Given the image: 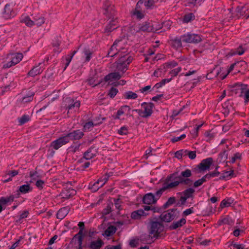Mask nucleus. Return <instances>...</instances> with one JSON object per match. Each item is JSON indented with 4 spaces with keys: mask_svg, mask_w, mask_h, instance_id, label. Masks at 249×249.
Here are the masks:
<instances>
[{
    "mask_svg": "<svg viewBox=\"0 0 249 249\" xmlns=\"http://www.w3.org/2000/svg\"><path fill=\"white\" fill-rule=\"evenodd\" d=\"M19 191L22 193H27L30 191V186L29 184L22 185L19 187Z\"/></svg>",
    "mask_w": 249,
    "mask_h": 249,
    "instance_id": "nucleus-44",
    "label": "nucleus"
},
{
    "mask_svg": "<svg viewBox=\"0 0 249 249\" xmlns=\"http://www.w3.org/2000/svg\"><path fill=\"white\" fill-rule=\"evenodd\" d=\"M130 32L133 35L140 31L139 25L134 24L130 27Z\"/></svg>",
    "mask_w": 249,
    "mask_h": 249,
    "instance_id": "nucleus-40",
    "label": "nucleus"
},
{
    "mask_svg": "<svg viewBox=\"0 0 249 249\" xmlns=\"http://www.w3.org/2000/svg\"><path fill=\"white\" fill-rule=\"evenodd\" d=\"M109 177H110V175L108 174L107 173L105 174L104 178H99L98 180H101V182H103L102 183V185H103V186L107 181Z\"/></svg>",
    "mask_w": 249,
    "mask_h": 249,
    "instance_id": "nucleus-62",
    "label": "nucleus"
},
{
    "mask_svg": "<svg viewBox=\"0 0 249 249\" xmlns=\"http://www.w3.org/2000/svg\"><path fill=\"white\" fill-rule=\"evenodd\" d=\"M121 77V76L118 72H112L107 75L104 78V80L107 82L112 79L119 80Z\"/></svg>",
    "mask_w": 249,
    "mask_h": 249,
    "instance_id": "nucleus-24",
    "label": "nucleus"
},
{
    "mask_svg": "<svg viewBox=\"0 0 249 249\" xmlns=\"http://www.w3.org/2000/svg\"><path fill=\"white\" fill-rule=\"evenodd\" d=\"M110 19L109 23L106 26L105 32L108 33L115 29H116L118 26V18L117 17L113 18H108Z\"/></svg>",
    "mask_w": 249,
    "mask_h": 249,
    "instance_id": "nucleus-11",
    "label": "nucleus"
},
{
    "mask_svg": "<svg viewBox=\"0 0 249 249\" xmlns=\"http://www.w3.org/2000/svg\"><path fill=\"white\" fill-rule=\"evenodd\" d=\"M181 40L185 43H191L190 40L191 34L184 35L182 36L181 37Z\"/></svg>",
    "mask_w": 249,
    "mask_h": 249,
    "instance_id": "nucleus-50",
    "label": "nucleus"
},
{
    "mask_svg": "<svg viewBox=\"0 0 249 249\" xmlns=\"http://www.w3.org/2000/svg\"><path fill=\"white\" fill-rule=\"evenodd\" d=\"M117 229L114 226H109L107 230L105 231V234L107 236H110L113 235L116 231Z\"/></svg>",
    "mask_w": 249,
    "mask_h": 249,
    "instance_id": "nucleus-32",
    "label": "nucleus"
},
{
    "mask_svg": "<svg viewBox=\"0 0 249 249\" xmlns=\"http://www.w3.org/2000/svg\"><path fill=\"white\" fill-rule=\"evenodd\" d=\"M166 182V180H165V182L164 183L163 186L159 190L156 192V195L158 198H159L165 190L170 189H174L173 187L174 184H172L171 182Z\"/></svg>",
    "mask_w": 249,
    "mask_h": 249,
    "instance_id": "nucleus-14",
    "label": "nucleus"
},
{
    "mask_svg": "<svg viewBox=\"0 0 249 249\" xmlns=\"http://www.w3.org/2000/svg\"><path fill=\"white\" fill-rule=\"evenodd\" d=\"M104 243L100 239L97 241H92L90 244L89 247L91 249H100L103 245Z\"/></svg>",
    "mask_w": 249,
    "mask_h": 249,
    "instance_id": "nucleus-21",
    "label": "nucleus"
},
{
    "mask_svg": "<svg viewBox=\"0 0 249 249\" xmlns=\"http://www.w3.org/2000/svg\"><path fill=\"white\" fill-rule=\"evenodd\" d=\"M192 176L190 170L186 169L181 172L180 175L178 176V172H175L168 176L166 178V182H171L174 188H177L179 184H183L190 186L192 185L193 181L188 178Z\"/></svg>",
    "mask_w": 249,
    "mask_h": 249,
    "instance_id": "nucleus-1",
    "label": "nucleus"
},
{
    "mask_svg": "<svg viewBox=\"0 0 249 249\" xmlns=\"http://www.w3.org/2000/svg\"><path fill=\"white\" fill-rule=\"evenodd\" d=\"M83 53L85 56V62H89L93 54V51L89 48L86 47L83 49Z\"/></svg>",
    "mask_w": 249,
    "mask_h": 249,
    "instance_id": "nucleus-26",
    "label": "nucleus"
},
{
    "mask_svg": "<svg viewBox=\"0 0 249 249\" xmlns=\"http://www.w3.org/2000/svg\"><path fill=\"white\" fill-rule=\"evenodd\" d=\"M102 82V81H101L97 83H95V79L93 77H91L88 80V84L93 87L100 84Z\"/></svg>",
    "mask_w": 249,
    "mask_h": 249,
    "instance_id": "nucleus-52",
    "label": "nucleus"
},
{
    "mask_svg": "<svg viewBox=\"0 0 249 249\" xmlns=\"http://www.w3.org/2000/svg\"><path fill=\"white\" fill-rule=\"evenodd\" d=\"M118 133L120 135H127L128 134V129L125 126L122 127L119 130Z\"/></svg>",
    "mask_w": 249,
    "mask_h": 249,
    "instance_id": "nucleus-58",
    "label": "nucleus"
},
{
    "mask_svg": "<svg viewBox=\"0 0 249 249\" xmlns=\"http://www.w3.org/2000/svg\"><path fill=\"white\" fill-rule=\"evenodd\" d=\"M98 153V149L94 146H91L84 153L83 158L89 160L95 157Z\"/></svg>",
    "mask_w": 249,
    "mask_h": 249,
    "instance_id": "nucleus-10",
    "label": "nucleus"
},
{
    "mask_svg": "<svg viewBox=\"0 0 249 249\" xmlns=\"http://www.w3.org/2000/svg\"><path fill=\"white\" fill-rule=\"evenodd\" d=\"M176 202V198L175 197H170L168 198L167 201L164 205V208H167L169 206L175 203Z\"/></svg>",
    "mask_w": 249,
    "mask_h": 249,
    "instance_id": "nucleus-45",
    "label": "nucleus"
},
{
    "mask_svg": "<svg viewBox=\"0 0 249 249\" xmlns=\"http://www.w3.org/2000/svg\"><path fill=\"white\" fill-rule=\"evenodd\" d=\"M76 194V191L74 189L65 188L60 194V196L63 198L68 199L70 197L74 196Z\"/></svg>",
    "mask_w": 249,
    "mask_h": 249,
    "instance_id": "nucleus-12",
    "label": "nucleus"
},
{
    "mask_svg": "<svg viewBox=\"0 0 249 249\" xmlns=\"http://www.w3.org/2000/svg\"><path fill=\"white\" fill-rule=\"evenodd\" d=\"M84 135V133L79 130L73 131L67 135L68 138L70 140H79L81 139Z\"/></svg>",
    "mask_w": 249,
    "mask_h": 249,
    "instance_id": "nucleus-15",
    "label": "nucleus"
},
{
    "mask_svg": "<svg viewBox=\"0 0 249 249\" xmlns=\"http://www.w3.org/2000/svg\"><path fill=\"white\" fill-rule=\"evenodd\" d=\"M194 18V16L192 13H190L189 14L186 15L184 16L183 18V21L184 22L187 23L190 21L193 18Z\"/></svg>",
    "mask_w": 249,
    "mask_h": 249,
    "instance_id": "nucleus-51",
    "label": "nucleus"
},
{
    "mask_svg": "<svg viewBox=\"0 0 249 249\" xmlns=\"http://www.w3.org/2000/svg\"><path fill=\"white\" fill-rule=\"evenodd\" d=\"M2 15L5 19L10 18L14 16V13L9 4H7L5 5Z\"/></svg>",
    "mask_w": 249,
    "mask_h": 249,
    "instance_id": "nucleus-16",
    "label": "nucleus"
},
{
    "mask_svg": "<svg viewBox=\"0 0 249 249\" xmlns=\"http://www.w3.org/2000/svg\"><path fill=\"white\" fill-rule=\"evenodd\" d=\"M83 230L80 229L78 233L75 235L72 239L73 242H76L77 240V244L78 245V249H82V234Z\"/></svg>",
    "mask_w": 249,
    "mask_h": 249,
    "instance_id": "nucleus-17",
    "label": "nucleus"
},
{
    "mask_svg": "<svg viewBox=\"0 0 249 249\" xmlns=\"http://www.w3.org/2000/svg\"><path fill=\"white\" fill-rule=\"evenodd\" d=\"M112 204H108L106 208H105L102 212L103 215H107L111 212V205Z\"/></svg>",
    "mask_w": 249,
    "mask_h": 249,
    "instance_id": "nucleus-54",
    "label": "nucleus"
},
{
    "mask_svg": "<svg viewBox=\"0 0 249 249\" xmlns=\"http://www.w3.org/2000/svg\"><path fill=\"white\" fill-rule=\"evenodd\" d=\"M42 70L40 67L38 66L34 67L31 71L28 73V75L32 77H35V76L41 73Z\"/></svg>",
    "mask_w": 249,
    "mask_h": 249,
    "instance_id": "nucleus-27",
    "label": "nucleus"
},
{
    "mask_svg": "<svg viewBox=\"0 0 249 249\" xmlns=\"http://www.w3.org/2000/svg\"><path fill=\"white\" fill-rule=\"evenodd\" d=\"M34 95V93H32L30 95L23 97L22 100V102L23 103H26L32 101L33 99Z\"/></svg>",
    "mask_w": 249,
    "mask_h": 249,
    "instance_id": "nucleus-47",
    "label": "nucleus"
},
{
    "mask_svg": "<svg viewBox=\"0 0 249 249\" xmlns=\"http://www.w3.org/2000/svg\"><path fill=\"white\" fill-rule=\"evenodd\" d=\"M206 178H205V176L203 177L201 179H199L196 181L194 183V186L196 188L198 187L201 185L204 182L206 181Z\"/></svg>",
    "mask_w": 249,
    "mask_h": 249,
    "instance_id": "nucleus-43",
    "label": "nucleus"
},
{
    "mask_svg": "<svg viewBox=\"0 0 249 249\" xmlns=\"http://www.w3.org/2000/svg\"><path fill=\"white\" fill-rule=\"evenodd\" d=\"M121 203V201H120V199H114L115 206L116 208L119 210H120L122 209Z\"/></svg>",
    "mask_w": 249,
    "mask_h": 249,
    "instance_id": "nucleus-60",
    "label": "nucleus"
},
{
    "mask_svg": "<svg viewBox=\"0 0 249 249\" xmlns=\"http://www.w3.org/2000/svg\"><path fill=\"white\" fill-rule=\"evenodd\" d=\"M147 214L142 210H139L132 213L131 217L134 219H139L142 216H146Z\"/></svg>",
    "mask_w": 249,
    "mask_h": 249,
    "instance_id": "nucleus-19",
    "label": "nucleus"
},
{
    "mask_svg": "<svg viewBox=\"0 0 249 249\" xmlns=\"http://www.w3.org/2000/svg\"><path fill=\"white\" fill-rule=\"evenodd\" d=\"M234 171L231 170L229 171H225L222 173V176L219 177V179H225L228 177H231L233 176Z\"/></svg>",
    "mask_w": 249,
    "mask_h": 249,
    "instance_id": "nucleus-36",
    "label": "nucleus"
},
{
    "mask_svg": "<svg viewBox=\"0 0 249 249\" xmlns=\"http://www.w3.org/2000/svg\"><path fill=\"white\" fill-rule=\"evenodd\" d=\"M242 157V154L239 153H235L233 157L231 158V162L232 163H234L237 160H240Z\"/></svg>",
    "mask_w": 249,
    "mask_h": 249,
    "instance_id": "nucleus-56",
    "label": "nucleus"
},
{
    "mask_svg": "<svg viewBox=\"0 0 249 249\" xmlns=\"http://www.w3.org/2000/svg\"><path fill=\"white\" fill-rule=\"evenodd\" d=\"M124 97L127 99H135L138 97V95L134 92L132 91H128L125 93Z\"/></svg>",
    "mask_w": 249,
    "mask_h": 249,
    "instance_id": "nucleus-38",
    "label": "nucleus"
},
{
    "mask_svg": "<svg viewBox=\"0 0 249 249\" xmlns=\"http://www.w3.org/2000/svg\"><path fill=\"white\" fill-rule=\"evenodd\" d=\"M13 196H10L8 197H1L0 198V204H5L9 201H13L14 200Z\"/></svg>",
    "mask_w": 249,
    "mask_h": 249,
    "instance_id": "nucleus-41",
    "label": "nucleus"
},
{
    "mask_svg": "<svg viewBox=\"0 0 249 249\" xmlns=\"http://www.w3.org/2000/svg\"><path fill=\"white\" fill-rule=\"evenodd\" d=\"M127 54L119 57V59L116 65V68L118 71L124 72L127 70V66L133 60V57L128 56L126 58Z\"/></svg>",
    "mask_w": 249,
    "mask_h": 249,
    "instance_id": "nucleus-2",
    "label": "nucleus"
},
{
    "mask_svg": "<svg viewBox=\"0 0 249 249\" xmlns=\"http://www.w3.org/2000/svg\"><path fill=\"white\" fill-rule=\"evenodd\" d=\"M21 23H24L28 27H32L35 25V21L31 20L29 17L27 16L22 19L20 21Z\"/></svg>",
    "mask_w": 249,
    "mask_h": 249,
    "instance_id": "nucleus-29",
    "label": "nucleus"
},
{
    "mask_svg": "<svg viewBox=\"0 0 249 249\" xmlns=\"http://www.w3.org/2000/svg\"><path fill=\"white\" fill-rule=\"evenodd\" d=\"M101 180H98L96 182L92 184H89V188L91 189L93 192L97 191L100 188L103 186V185L100 184Z\"/></svg>",
    "mask_w": 249,
    "mask_h": 249,
    "instance_id": "nucleus-31",
    "label": "nucleus"
},
{
    "mask_svg": "<svg viewBox=\"0 0 249 249\" xmlns=\"http://www.w3.org/2000/svg\"><path fill=\"white\" fill-rule=\"evenodd\" d=\"M119 54V57L124 55H127V48L126 41L125 39L116 40L114 42Z\"/></svg>",
    "mask_w": 249,
    "mask_h": 249,
    "instance_id": "nucleus-6",
    "label": "nucleus"
},
{
    "mask_svg": "<svg viewBox=\"0 0 249 249\" xmlns=\"http://www.w3.org/2000/svg\"><path fill=\"white\" fill-rule=\"evenodd\" d=\"M34 21L35 25H37V26H40L44 23L45 19L44 17H38V18H35Z\"/></svg>",
    "mask_w": 249,
    "mask_h": 249,
    "instance_id": "nucleus-42",
    "label": "nucleus"
},
{
    "mask_svg": "<svg viewBox=\"0 0 249 249\" xmlns=\"http://www.w3.org/2000/svg\"><path fill=\"white\" fill-rule=\"evenodd\" d=\"M235 66H244V67H246V63H245V61H240V62H238L237 63H234L232 64H231V66L230 67L228 71V72L227 73V74H224L223 75V76H222L221 77V79H224L225 78H226V77L227 76V75L231 71H232V70L233 69L234 67Z\"/></svg>",
    "mask_w": 249,
    "mask_h": 249,
    "instance_id": "nucleus-20",
    "label": "nucleus"
},
{
    "mask_svg": "<svg viewBox=\"0 0 249 249\" xmlns=\"http://www.w3.org/2000/svg\"><path fill=\"white\" fill-rule=\"evenodd\" d=\"M151 29L152 32H156L160 29H161L162 25L158 22H154L151 24Z\"/></svg>",
    "mask_w": 249,
    "mask_h": 249,
    "instance_id": "nucleus-37",
    "label": "nucleus"
},
{
    "mask_svg": "<svg viewBox=\"0 0 249 249\" xmlns=\"http://www.w3.org/2000/svg\"><path fill=\"white\" fill-rule=\"evenodd\" d=\"M116 55H118L119 56V53L116 47V44L114 43L111 46L109 51L108 53V55L110 57H113Z\"/></svg>",
    "mask_w": 249,
    "mask_h": 249,
    "instance_id": "nucleus-30",
    "label": "nucleus"
},
{
    "mask_svg": "<svg viewBox=\"0 0 249 249\" xmlns=\"http://www.w3.org/2000/svg\"><path fill=\"white\" fill-rule=\"evenodd\" d=\"M30 177L32 178V180L30 181L33 182L34 180H36L37 178H39L38 173L36 171H31L30 172Z\"/></svg>",
    "mask_w": 249,
    "mask_h": 249,
    "instance_id": "nucleus-46",
    "label": "nucleus"
},
{
    "mask_svg": "<svg viewBox=\"0 0 249 249\" xmlns=\"http://www.w3.org/2000/svg\"><path fill=\"white\" fill-rule=\"evenodd\" d=\"M213 162V159L212 158H208L207 159L203 160L201 162L197 165V168H196L195 170L196 171L199 170L200 171H203L209 170Z\"/></svg>",
    "mask_w": 249,
    "mask_h": 249,
    "instance_id": "nucleus-7",
    "label": "nucleus"
},
{
    "mask_svg": "<svg viewBox=\"0 0 249 249\" xmlns=\"http://www.w3.org/2000/svg\"><path fill=\"white\" fill-rule=\"evenodd\" d=\"M94 126V124L92 122H89L86 123L84 126L83 129L86 131L90 129L91 128H92Z\"/></svg>",
    "mask_w": 249,
    "mask_h": 249,
    "instance_id": "nucleus-55",
    "label": "nucleus"
},
{
    "mask_svg": "<svg viewBox=\"0 0 249 249\" xmlns=\"http://www.w3.org/2000/svg\"><path fill=\"white\" fill-rule=\"evenodd\" d=\"M69 209L64 207L60 209L57 212V218L59 219H63L68 213Z\"/></svg>",
    "mask_w": 249,
    "mask_h": 249,
    "instance_id": "nucleus-23",
    "label": "nucleus"
},
{
    "mask_svg": "<svg viewBox=\"0 0 249 249\" xmlns=\"http://www.w3.org/2000/svg\"><path fill=\"white\" fill-rule=\"evenodd\" d=\"M164 226L159 222H152L151 223L149 234L151 237H158L159 234L163 231Z\"/></svg>",
    "mask_w": 249,
    "mask_h": 249,
    "instance_id": "nucleus-3",
    "label": "nucleus"
},
{
    "mask_svg": "<svg viewBox=\"0 0 249 249\" xmlns=\"http://www.w3.org/2000/svg\"><path fill=\"white\" fill-rule=\"evenodd\" d=\"M205 135L208 138L207 141H211L214 137V134L211 133V131H206Z\"/></svg>",
    "mask_w": 249,
    "mask_h": 249,
    "instance_id": "nucleus-64",
    "label": "nucleus"
},
{
    "mask_svg": "<svg viewBox=\"0 0 249 249\" xmlns=\"http://www.w3.org/2000/svg\"><path fill=\"white\" fill-rule=\"evenodd\" d=\"M231 203L230 202L224 199L222 201L220 204V207L223 208L224 207H228L231 205Z\"/></svg>",
    "mask_w": 249,
    "mask_h": 249,
    "instance_id": "nucleus-61",
    "label": "nucleus"
},
{
    "mask_svg": "<svg viewBox=\"0 0 249 249\" xmlns=\"http://www.w3.org/2000/svg\"><path fill=\"white\" fill-rule=\"evenodd\" d=\"M181 69L180 67L177 68L175 69L172 70L170 73L172 75V76H175L178 75L179 72L180 71Z\"/></svg>",
    "mask_w": 249,
    "mask_h": 249,
    "instance_id": "nucleus-59",
    "label": "nucleus"
},
{
    "mask_svg": "<svg viewBox=\"0 0 249 249\" xmlns=\"http://www.w3.org/2000/svg\"><path fill=\"white\" fill-rule=\"evenodd\" d=\"M181 37L180 38L176 37L171 39L169 41V43L172 47L177 49L181 47Z\"/></svg>",
    "mask_w": 249,
    "mask_h": 249,
    "instance_id": "nucleus-22",
    "label": "nucleus"
},
{
    "mask_svg": "<svg viewBox=\"0 0 249 249\" xmlns=\"http://www.w3.org/2000/svg\"><path fill=\"white\" fill-rule=\"evenodd\" d=\"M186 223V219L184 218H181L178 221L174 222L169 227L171 230H175L182 226Z\"/></svg>",
    "mask_w": 249,
    "mask_h": 249,
    "instance_id": "nucleus-18",
    "label": "nucleus"
},
{
    "mask_svg": "<svg viewBox=\"0 0 249 249\" xmlns=\"http://www.w3.org/2000/svg\"><path fill=\"white\" fill-rule=\"evenodd\" d=\"M142 107L144 109L143 112L140 109H136V111L143 117L146 118L150 116L152 113L154 104L152 103H147L144 102L142 104Z\"/></svg>",
    "mask_w": 249,
    "mask_h": 249,
    "instance_id": "nucleus-5",
    "label": "nucleus"
},
{
    "mask_svg": "<svg viewBox=\"0 0 249 249\" xmlns=\"http://www.w3.org/2000/svg\"><path fill=\"white\" fill-rule=\"evenodd\" d=\"M127 107L126 106L122 107L121 108H120L117 112V114L115 116H113L115 119H120V116L124 113V109Z\"/></svg>",
    "mask_w": 249,
    "mask_h": 249,
    "instance_id": "nucleus-49",
    "label": "nucleus"
},
{
    "mask_svg": "<svg viewBox=\"0 0 249 249\" xmlns=\"http://www.w3.org/2000/svg\"><path fill=\"white\" fill-rule=\"evenodd\" d=\"M157 198L152 193L146 194L143 197V202L144 204L151 205L157 201Z\"/></svg>",
    "mask_w": 249,
    "mask_h": 249,
    "instance_id": "nucleus-13",
    "label": "nucleus"
},
{
    "mask_svg": "<svg viewBox=\"0 0 249 249\" xmlns=\"http://www.w3.org/2000/svg\"><path fill=\"white\" fill-rule=\"evenodd\" d=\"M191 43H197L200 42L202 40L201 36L197 34H191Z\"/></svg>",
    "mask_w": 249,
    "mask_h": 249,
    "instance_id": "nucleus-35",
    "label": "nucleus"
},
{
    "mask_svg": "<svg viewBox=\"0 0 249 249\" xmlns=\"http://www.w3.org/2000/svg\"><path fill=\"white\" fill-rule=\"evenodd\" d=\"M185 137H186L185 134H182L180 137H174V138H172L171 140V141L173 142H176L180 140H182L183 139L185 138Z\"/></svg>",
    "mask_w": 249,
    "mask_h": 249,
    "instance_id": "nucleus-63",
    "label": "nucleus"
},
{
    "mask_svg": "<svg viewBox=\"0 0 249 249\" xmlns=\"http://www.w3.org/2000/svg\"><path fill=\"white\" fill-rule=\"evenodd\" d=\"M133 14L135 15L137 18L141 19L144 17V14L142 12L140 9H135Z\"/></svg>",
    "mask_w": 249,
    "mask_h": 249,
    "instance_id": "nucleus-53",
    "label": "nucleus"
},
{
    "mask_svg": "<svg viewBox=\"0 0 249 249\" xmlns=\"http://www.w3.org/2000/svg\"><path fill=\"white\" fill-rule=\"evenodd\" d=\"M140 31L152 32L151 24L150 23L145 22L142 24H139Z\"/></svg>",
    "mask_w": 249,
    "mask_h": 249,
    "instance_id": "nucleus-28",
    "label": "nucleus"
},
{
    "mask_svg": "<svg viewBox=\"0 0 249 249\" xmlns=\"http://www.w3.org/2000/svg\"><path fill=\"white\" fill-rule=\"evenodd\" d=\"M30 120L29 116L24 115L19 119V123L20 125H22L25 123L28 122Z\"/></svg>",
    "mask_w": 249,
    "mask_h": 249,
    "instance_id": "nucleus-48",
    "label": "nucleus"
},
{
    "mask_svg": "<svg viewBox=\"0 0 249 249\" xmlns=\"http://www.w3.org/2000/svg\"><path fill=\"white\" fill-rule=\"evenodd\" d=\"M69 142V139L68 136L60 137L55 141L52 142L51 143V146L53 147L55 150L58 149L62 146L67 144Z\"/></svg>",
    "mask_w": 249,
    "mask_h": 249,
    "instance_id": "nucleus-8",
    "label": "nucleus"
},
{
    "mask_svg": "<svg viewBox=\"0 0 249 249\" xmlns=\"http://www.w3.org/2000/svg\"><path fill=\"white\" fill-rule=\"evenodd\" d=\"M220 175V172L216 170H215L213 172H210L205 175V178L208 179H210L211 178H213L218 177Z\"/></svg>",
    "mask_w": 249,
    "mask_h": 249,
    "instance_id": "nucleus-39",
    "label": "nucleus"
},
{
    "mask_svg": "<svg viewBox=\"0 0 249 249\" xmlns=\"http://www.w3.org/2000/svg\"><path fill=\"white\" fill-rule=\"evenodd\" d=\"M118 92V90L114 88H112L109 91V92L108 93V95L111 97L113 98L114 97L116 94Z\"/></svg>",
    "mask_w": 249,
    "mask_h": 249,
    "instance_id": "nucleus-57",
    "label": "nucleus"
},
{
    "mask_svg": "<svg viewBox=\"0 0 249 249\" xmlns=\"http://www.w3.org/2000/svg\"><path fill=\"white\" fill-rule=\"evenodd\" d=\"M195 191L194 189L190 188L184 190L182 193V194L188 199L193 196V194L195 193Z\"/></svg>",
    "mask_w": 249,
    "mask_h": 249,
    "instance_id": "nucleus-33",
    "label": "nucleus"
},
{
    "mask_svg": "<svg viewBox=\"0 0 249 249\" xmlns=\"http://www.w3.org/2000/svg\"><path fill=\"white\" fill-rule=\"evenodd\" d=\"M12 64H17L23 58V55L21 53H12Z\"/></svg>",
    "mask_w": 249,
    "mask_h": 249,
    "instance_id": "nucleus-25",
    "label": "nucleus"
},
{
    "mask_svg": "<svg viewBox=\"0 0 249 249\" xmlns=\"http://www.w3.org/2000/svg\"><path fill=\"white\" fill-rule=\"evenodd\" d=\"M176 210V209H171L163 213L160 216V219L162 221L165 222H169L171 221L175 217L174 213Z\"/></svg>",
    "mask_w": 249,
    "mask_h": 249,
    "instance_id": "nucleus-9",
    "label": "nucleus"
},
{
    "mask_svg": "<svg viewBox=\"0 0 249 249\" xmlns=\"http://www.w3.org/2000/svg\"><path fill=\"white\" fill-rule=\"evenodd\" d=\"M103 8L104 11V14L108 18L117 17L115 15L116 11L114 6L108 0H106L103 4Z\"/></svg>",
    "mask_w": 249,
    "mask_h": 249,
    "instance_id": "nucleus-4",
    "label": "nucleus"
},
{
    "mask_svg": "<svg viewBox=\"0 0 249 249\" xmlns=\"http://www.w3.org/2000/svg\"><path fill=\"white\" fill-rule=\"evenodd\" d=\"M245 51V50L242 47V46H240L235 51H231L230 53H229L228 55L230 56H232L236 54L242 55L244 53Z\"/></svg>",
    "mask_w": 249,
    "mask_h": 249,
    "instance_id": "nucleus-34",
    "label": "nucleus"
}]
</instances>
